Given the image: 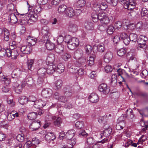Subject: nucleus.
<instances>
[{
    "instance_id": "1",
    "label": "nucleus",
    "mask_w": 148,
    "mask_h": 148,
    "mask_svg": "<svg viewBox=\"0 0 148 148\" xmlns=\"http://www.w3.org/2000/svg\"><path fill=\"white\" fill-rule=\"evenodd\" d=\"M147 38L144 35H141L138 39L137 42L139 44V47L140 48L146 47V42L147 41Z\"/></svg>"
},
{
    "instance_id": "2",
    "label": "nucleus",
    "mask_w": 148,
    "mask_h": 148,
    "mask_svg": "<svg viewBox=\"0 0 148 148\" xmlns=\"http://www.w3.org/2000/svg\"><path fill=\"white\" fill-rule=\"evenodd\" d=\"M70 36H66L64 39L65 42L67 43L68 47L71 50L73 49H75L77 47L76 45L74 42H73L70 39Z\"/></svg>"
},
{
    "instance_id": "3",
    "label": "nucleus",
    "mask_w": 148,
    "mask_h": 148,
    "mask_svg": "<svg viewBox=\"0 0 148 148\" xmlns=\"http://www.w3.org/2000/svg\"><path fill=\"white\" fill-rule=\"evenodd\" d=\"M99 90L105 94H108L110 91V88L105 84H101L99 86Z\"/></svg>"
},
{
    "instance_id": "4",
    "label": "nucleus",
    "mask_w": 148,
    "mask_h": 148,
    "mask_svg": "<svg viewBox=\"0 0 148 148\" xmlns=\"http://www.w3.org/2000/svg\"><path fill=\"white\" fill-rule=\"evenodd\" d=\"M72 85L70 86L69 85H67L64 87L63 89L64 95L67 97H70L72 95V93L73 92V88Z\"/></svg>"
},
{
    "instance_id": "5",
    "label": "nucleus",
    "mask_w": 148,
    "mask_h": 148,
    "mask_svg": "<svg viewBox=\"0 0 148 148\" xmlns=\"http://www.w3.org/2000/svg\"><path fill=\"white\" fill-rule=\"evenodd\" d=\"M46 131L45 130L42 131L44 135H45V138L47 142H50L51 140H53L56 138V136L54 134L51 132H48L46 134Z\"/></svg>"
},
{
    "instance_id": "6",
    "label": "nucleus",
    "mask_w": 148,
    "mask_h": 148,
    "mask_svg": "<svg viewBox=\"0 0 148 148\" xmlns=\"http://www.w3.org/2000/svg\"><path fill=\"white\" fill-rule=\"evenodd\" d=\"M41 32L42 35L45 36L44 38L46 40L48 39L49 37L50 36L51 34L49 29L47 26H45L42 28Z\"/></svg>"
},
{
    "instance_id": "7",
    "label": "nucleus",
    "mask_w": 148,
    "mask_h": 148,
    "mask_svg": "<svg viewBox=\"0 0 148 148\" xmlns=\"http://www.w3.org/2000/svg\"><path fill=\"white\" fill-rule=\"evenodd\" d=\"M8 54H7V56L8 57H11L12 59H16L17 56L19 55L18 51L17 50L9 49V51L8 52Z\"/></svg>"
},
{
    "instance_id": "8",
    "label": "nucleus",
    "mask_w": 148,
    "mask_h": 148,
    "mask_svg": "<svg viewBox=\"0 0 148 148\" xmlns=\"http://www.w3.org/2000/svg\"><path fill=\"white\" fill-rule=\"evenodd\" d=\"M101 16L99 17V20L101 23L107 25L110 22V20L108 17L104 13H101Z\"/></svg>"
},
{
    "instance_id": "9",
    "label": "nucleus",
    "mask_w": 148,
    "mask_h": 148,
    "mask_svg": "<svg viewBox=\"0 0 148 148\" xmlns=\"http://www.w3.org/2000/svg\"><path fill=\"white\" fill-rule=\"evenodd\" d=\"M40 126V122L38 120L36 121L33 122L29 125V128L32 131L38 130Z\"/></svg>"
},
{
    "instance_id": "10",
    "label": "nucleus",
    "mask_w": 148,
    "mask_h": 148,
    "mask_svg": "<svg viewBox=\"0 0 148 148\" xmlns=\"http://www.w3.org/2000/svg\"><path fill=\"white\" fill-rule=\"evenodd\" d=\"M21 51L25 54H29L32 51V47L29 45L28 46L23 45L20 48Z\"/></svg>"
},
{
    "instance_id": "11",
    "label": "nucleus",
    "mask_w": 148,
    "mask_h": 148,
    "mask_svg": "<svg viewBox=\"0 0 148 148\" xmlns=\"http://www.w3.org/2000/svg\"><path fill=\"white\" fill-rule=\"evenodd\" d=\"M46 103L44 101L41 99L37 100L35 103H34V107L37 108H43L46 105Z\"/></svg>"
},
{
    "instance_id": "12",
    "label": "nucleus",
    "mask_w": 148,
    "mask_h": 148,
    "mask_svg": "<svg viewBox=\"0 0 148 148\" xmlns=\"http://www.w3.org/2000/svg\"><path fill=\"white\" fill-rule=\"evenodd\" d=\"M52 93V90L49 88L44 89L41 92L42 96L45 98L49 97L51 96Z\"/></svg>"
},
{
    "instance_id": "13",
    "label": "nucleus",
    "mask_w": 148,
    "mask_h": 148,
    "mask_svg": "<svg viewBox=\"0 0 148 148\" xmlns=\"http://www.w3.org/2000/svg\"><path fill=\"white\" fill-rule=\"evenodd\" d=\"M56 66L54 65L53 63H50L48 64L47 66L46 72L48 74H52L55 71Z\"/></svg>"
},
{
    "instance_id": "14",
    "label": "nucleus",
    "mask_w": 148,
    "mask_h": 148,
    "mask_svg": "<svg viewBox=\"0 0 148 148\" xmlns=\"http://www.w3.org/2000/svg\"><path fill=\"white\" fill-rule=\"evenodd\" d=\"M89 100L92 103H96L99 100V97L95 93H91L88 97Z\"/></svg>"
},
{
    "instance_id": "15",
    "label": "nucleus",
    "mask_w": 148,
    "mask_h": 148,
    "mask_svg": "<svg viewBox=\"0 0 148 148\" xmlns=\"http://www.w3.org/2000/svg\"><path fill=\"white\" fill-rule=\"evenodd\" d=\"M8 20L9 23L12 24L16 23L18 21L17 18L14 13H12L9 15Z\"/></svg>"
},
{
    "instance_id": "16",
    "label": "nucleus",
    "mask_w": 148,
    "mask_h": 148,
    "mask_svg": "<svg viewBox=\"0 0 148 148\" xmlns=\"http://www.w3.org/2000/svg\"><path fill=\"white\" fill-rule=\"evenodd\" d=\"M75 133V130H69L65 134V138L68 140L72 138L74 136Z\"/></svg>"
},
{
    "instance_id": "17",
    "label": "nucleus",
    "mask_w": 148,
    "mask_h": 148,
    "mask_svg": "<svg viewBox=\"0 0 148 148\" xmlns=\"http://www.w3.org/2000/svg\"><path fill=\"white\" fill-rule=\"evenodd\" d=\"M66 16L69 17H72L75 15V13L73 8L71 7L67 8L64 14Z\"/></svg>"
},
{
    "instance_id": "18",
    "label": "nucleus",
    "mask_w": 148,
    "mask_h": 148,
    "mask_svg": "<svg viewBox=\"0 0 148 148\" xmlns=\"http://www.w3.org/2000/svg\"><path fill=\"white\" fill-rule=\"evenodd\" d=\"M69 31L72 32H76L78 29L77 25L73 22H70L68 27Z\"/></svg>"
},
{
    "instance_id": "19",
    "label": "nucleus",
    "mask_w": 148,
    "mask_h": 148,
    "mask_svg": "<svg viewBox=\"0 0 148 148\" xmlns=\"http://www.w3.org/2000/svg\"><path fill=\"white\" fill-rule=\"evenodd\" d=\"M119 75H120L122 79V82H125V79L123 77V76H125L127 77H128L129 76L128 74L124 70H122L121 69H119L117 70Z\"/></svg>"
},
{
    "instance_id": "20",
    "label": "nucleus",
    "mask_w": 148,
    "mask_h": 148,
    "mask_svg": "<svg viewBox=\"0 0 148 148\" xmlns=\"http://www.w3.org/2000/svg\"><path fill=\"white\" fill-rule=\"evenodd\" d=\"M86 29L88 30H92L94 28V23L91 21H86L84 24Z\"/></svg>"
},
{
    "instance_id": "21",
    "label": "nucleus",
    "mask_w": 148,
    "mask_h": 148,
    "mask_svg": "<svg viewBox=\"0 0 148 148\" xmlns=\"http://www.w3.org/2000/svg\"><path fill=\"white\" fill-rule=\"evenodd\" d=\"M13 87L14 91L16 93L20 94L22 92L23 88L16 82L14 83L13 85Z\"/></svg>"
},
{
    "instance_id": "22",
    "label": "nucleus",
    "mask_w": 148,
    "mask_h": 148,
    "mask_svg": "<svg viewBox=\"0 0 148 148\" xmlns=\"http://www.w3.org/2000/svg\"><path fill=\"white\" fill-rule=\"evenodd\" d=\"M113 57L112 53L110 52L106 53L104 56V60L106 63L109 62Z\"/></svg>"
},
{
    "instance_id": "23",
    "label": "nucleus",
    "mask_w": 148,
    "mask_h": 148,
    "mask_svg": "<svg viewBox=\"0 0 148 148\" xmlns=\"http://www.w3.org/2000/svg\"><path fill=\"white\" fill-rule=\"evenodd\" d=\"M128 4H127L128 8L127 9L129 10H132L134 8L135 5L136 4V0H128Z\"/></svg>"
},
{
    "instance_id": "24",
    "label": "nucleus",
    "mask_w": 148,
    "mask_h": 148,
    "mask_svg": "<svg viewBox=\"0 0 148 148\" xmlns=\"http://www.w3.org/2000/svg\"><path fill=\"white\" fill-rule=\"evenodd\" d=\"M32 12L29 13L27 14L28 18L29 20H32L33 22H35L37 20L38 17L36 13L32 14Z\"/></svg>"
},
{
    "instance_id": "25",
    "label": "nucleus",
    "mask_w": 148,
    "mask_h": 148,
    "mask_svg": "<svg viewBox=\"0 0 148 148\" xmlns=\"http://www.w3.org/2000/svg\"><path fill=\"white\" fill-rule=\"evenodd\" d=\"M64 65L61 63L58 65L57 67H55V71L56 72L61 74L64 72Z\"/></svg>"
},
{
    "instance_id": "26",
    "label": "nucleus",
    "mask_w": 148,
    "mask_h": 148,
    "mask_svg": "<svg viewBox=\"0 0 148 148\" xmlns=\"http://www.w3.org/2000/svg\"><path fill=\"white\" fill-rule=\"evenodd\" d=\"M117 75L116 74H113L111 78L110 84L112 86L115 87L117 84V80L116 79Z\"/></svg>"
},
{
    "instance_id": "27",
    "label": "nucleus",
    "mask_w": 148,
    "mask_h": 148,
    "mask_svg": "<svg viewBox=\"0 0 148 148\" xmlns=\"http://www.w3.org/2000/svg\"><path fill=\"white\" fill-rule=\"evenodd\" d=\"M27 40L29 45L31 47V46L34 45L36 44L37 40L36 38H33L30 36L27 37Z\"/></svg>"
},
{
    "instance_id": "28",
    "label": "nucleus",
    "mask_w": 148,
    "mask_h": 148,
    "mask_svg": "<svg viewBox=\"0 0 148 148\" xmlns=\"http://www.w3.org/2000/svg\"><path fill=\"white\" fill-rule=\"evenodd\" d=\"M135 27L138 31H140L145 28V24L142 21H139L135 24Z\"/></svg>"
},
{
    "instance_id": "29",
    "label": "nucleus",
    "mask_w": 148,
    "mask_h": 148,
    "mask_svg": "<svg viewBox=\"0 0 148 148\" xmlns=\"http://www.w3.org/2000/svg\"><path fill=\"white\" fill-rule=\"evenodd\" d=\"M67 6L64 4L60 5L58 7V12L61 14H64L67 8Z\"/></svg>"
},
{
    "instance_id": "30",
    "label": "nucleus",
    "mask_w": 148,
    "mask_h": 148,
    "mask_svg": "<svg viewBox=\"0 0 148 148\" xmlns=\"http://www.w3.org/2000/svg\"><path fill=\"white\" fill-rule=\"evenodd\" d=\"M76 142L75 139L74 138H72L69 139L68 141V143L71 145L72 147H69L68 145L64 146L62 148H73V147L74 145Z\"/></svg>"
},
{
    "instance_id": "31",
    "label": "nucleus",
    "mask_w": 148,
    "mask_h": 148,
    "mask_svg": "<svg viewBox=\"0 0 148 148\" xmlns=\"http://www.w3.org/2000/svg\"><path fill=\"white\" fill-rule=\"evenodd\" d=\"M101 13L97 14L96 12H93L91 14L93 21L94 22H96L98 20H99V17L101 16Z\"/></svg>"
},
{
    "instance_id": "32",
    "label": "nucleus",
    "mask_w": 148,
    "mask_h": 148,
    "mask_svg": "<svg viewBox=\"0 0 148 148\" xmlns=\"http://www.w3.org/2000/svg\"><path fill=\"white\" fill-rule=\"evenodd\" d=\"M47 40L45 43L46 47L48 50H51L54 48V44L48 40V39Z\"/></svg>"
},
{
    "instance_id": "33",
    "label": "nucleus",
    "mask_w": 148,
    "mask_h": 148,
    "mask_svg": "<svg viewBox=\"0 0 148 148\" xmlns=\"http://www.w3.org/2000/svg\"><path fill=\"white\" fill-rule=\"evenodd\" d=\"M111 132V131L110 130V129L105 130L103 132V133H101L100 138H102L103 136L106 137V138L110 135Z\"/></svg>"
},
{
    "instance_id": "34",
    "label": "nucleus",
    "mask_w": 148,
    "mask_h": 148,
    "mask_svg": "<svg viewBox=\"0 0 148 148\" xmlns=\"http://www.w3.org/2000/svg\"><path fill=\"white\" fill-rule=\"evenodd\" d=\"M64 50V46L61 45H58L56 47L55 50L56 52L58 53H62Z\"/></svg>"
},
{
    "instance_id": "35",
    "label": "nucleus",
    "mask_w": 148,
    "mask_h": 148,
    "mask_svg": "<svg viewBox=\"0 0 148 148\" xmlns=\"http://www.w3.org/2000/svg\"><path fill=\"white\" fill-rule=\"evenodd\" d=\"M46 70L44 68H41L38 71V74L39 76L45 77L46 74Z\"/></svg>"
},
{
    "instance_id": "36",
    "label": "nucleus",
    "mask_w": 148,
    "mask_h": 148,
    "mask_svg": "<svg viewBox=\"0 0 148 148\" xmlns=\"http://www.w3.org/2000/svg\"><path fill=\"white\" fill-rule=\"evenodd\" d=\"M125 126V123L124 120H122V121L117 124L116 128L118 130L123 129V127Z\"/></svg>"
},
{
    "instance_id": "37",
    "label": "nucleus",
    "mask_w": 148,
    "mask_h": 148,
    "mask_svg": "<svg viewBox=\"0 0 148 148\" xmlns=\"http://www.w3.org/2000/svg\"><path fill=\"white\" fill-rule=\"evenodd\" d=\"M10 33L9 31L7 29L5 28L4 29V32L3 33V36L4 37V40L6 41H8L9 40V36L10 35Z\"/></svg>"
},
{
    "instance_id": "38",
    "label": "nucleus",
    "mask_w": 148,
    "mask_h": 148,
    "mask_svg": "<svg viewBox=\"0 0 148 148\" xmlns=\"http://www.w3.org/2000/svg\"><path fill=\"white\" fill-rule=\"evenodd\" d=\"M129 36L130 38L131 41L132 42H135L138 40V36L137 34H135L131 33Z\"/></svg>"
},
{
    "instance_id": "39",
    "label": "nucleus",
    "mask_w": 148,
    "mask_h": 148,
    "mask_svg": "<svg viewBox=\"0 0 148 148\" xmlns=\"http://www.w3.org/2000/svg\"><path fill=\"white\" fill-rule=\"evenodd\" d=\"M28 101L27 99L24 96H21L18 99L19 103L21 105L25 104Z\"/></svg>"
},
{
    "instance_id": "40",
    "label": "nucleus",
    "mask_w": 148,
    "mask_h": 148,
    "mask_svg": "<svg viewBox=\"0 0 148 148\" xmlns=\"http://www.w3.org/2000/svg\"><path fill=\"white\" fill-rule=\"evenodd\" d=\"M108 116L105 115L103 116H100L98 119V121L100 123H104L106 122V120L108 119Z\"/></svg>"
},
{
    "instance_id": "41",
    "label": "nucleus",
    "mask_w": 148,
    "mask_h": 148,
    "mask_svg": "<svg viewBox=\"0 0 148 148\" xmlns=\"http://www.w3.org/2000/svg\"><path fill=\"white\" fill-rule=\"evenodd\" d=\"M37 116V114L36 112H32L29 113L27 116L28 119L31 120H34L35 119Z\"/></svg>"
},
{
    "instance_id": "42",
    "label": "nucleus",
    "mask_w": 148,
    "mask_h": 148,
    "mask_svg": "<svg viewBox=\"0 0 148 148\" xmlns=\"http://www.w3.org/2000/svg\"><path fill=\"white\" fill-rule=\"evenodd\" d=\"M56 118V117L52 114H49L47 115L45 118L46 121H53Z\"/></svg>"
},
{
    "instance_id": "43",
    "label": "nucleus",
    "mask_w": 148,
    "mask_h": 148,
    "mask_svg": "<svg viewBox=\"0 0 148 148\" xmlns=\"http://www.w3.org/2000/svg\"><path fill=\"white\" fill-rule=\"evenodd\" d=\"M86 3V1L84 0H79L77 1L76 6L77 8H80L84 6Z\"/></svg>"
},
{
    "instance_id": "44",
    "label": "nucleus",
    "mask_w": 148,
    "mask_h": 148,
    "mask_svg": "<svg viewBox=\"0 0 148 148\" xmlns=\"http://www.w3.org/2000/svg\"><path fill=\"white\" fill-rule=\"evenodd\" d=\"M5 114L7 116V119L9 121H11L14 119V117L13 116V114H12L11 112H9L8 111H7L5 112Z\"/></svg>"
},
{
    "instance_id": "45",
    "label": "nucleus",
    "mask_w": 148,
    "mask_h": 148,
    "mask_svg": "<svg viewBox=\"0 0 148 148\" xmlns=\"http://www.w3.org/2000/svg\"><path fill=\"white\" fill-rule=\"evenodd\" d=\"M128 112H129L130 114L128 115V118L129 120L132 119L134 116V114L133 113V111L131 109H128L126 111V114H127Z\"/></svg>"
},
{
    "instance_id": "46",
    "label": "nucleus",
    "mask_w": 148,
    "mask_h": 148,
    "mask_svg": "<svg viewBox=\"0 0 148 148\" xmlns=\"http://www.w3.org/2000/svg\"><path fill=\"white\" fill-rule=\"evenodd\" d=\"M55 59V55L53 54H49L47 58L48 62L51 63H53Z\"/></svg>"
},
{
    "instance_id": "47",
    "label": "nucleus",
    "mask_w": 148,
    "mask_h": 148,
    "mask_svg": "<svg viewBox=\"0 0 148 148\" xmlns=\"http://www.w3.org/2000/svg\"><path fill=\"white\" fill-rule=\"evenodd\" d=\"M126 51L125 48H122L119 50L117 52L118 55L120 57L123 56L126 53Z\"/></svg>"
},
{
    "instance_id": "48",
    "label": "nucleus",
    "mask_w": 148,
    "mask_h": 148,
    "mask_svg": "<svg viewBox=\"0 0 148 148\" xmlns=\"http://www.w3.org/2000/svg\"><path fill=\"white\" fill-rule=\"evenodd\" d=\"M62 123V120L61 118L58 117L54 122L53 123L55 125L60 127V126L61 124Z\"/></svg>"
},
{
    "instance_id": "49",
    "label": "nucleus",
    "mask_w": 148,
    "mask_h": 148,
    "mask_svg": "<svg viewBox=\"0 0 148 148\" xmlns=\"http://www.w3.org/2000/svg\"><path fill=\"white\" fill-rule=\"evenodd\" d=\"M9 51V49H3V50H0V56L3 57L6 55L7 56V54H8V52Z\"/></svg>"
},
{
    "instance_id": "50",
    "label": "nucleus",
    "mask_w": 148,
    "mask_h": 148,
    "mask_svg": "<svg viewBox=\"0 0 148 148\" xmlns=\"http://www.w3.org/2000/svg\"><path fill=\"white\" fill-rule=\"evenodd\" d=\"M28 20V18H27V17L23 18H22L18 19V22L21 25H24L27 23Z\"/></svg>"
},
{
    "instance_id": "51",
    "label": "nucleus",
    "mask_w": 148,
    "mask_h": 148,
    "mask_svg": "<svg viewBox=\"0 0 148 148\" xmlns=\"http://www.w3.org/2000/svg\"><path fill=\"white\" fill-rule=\"evenodd\" d=\"M114 31V27L112 25H110L108 26L107 30V32L108 34L110 35L113 34Z\"/></svg>"
},
{
    "instance_id": "52",
    "label": "nucleus",
    "mask_w": 148,
    "mask_h": 148,
    "mask_svg": "<svg viewBox=\"0 0 148 148\" xmlns=\"http://www.w3.org/2000/svg\"><path fill=\"white\" fill-rule=\"evenodd\" d=\"M86 60L85 58L81 57L79 59L78 62L76 64V65H78L79 66H81V64L86 62Z\"/></svg>"
},
{
    "instance_id": "53",
    "label": "nucleus",
    "mask_w": 148,
    "mask_h": 148,
    "mask_svg": "<svg viewBox=\"0 0 148 148\" xmlns=\"http://www.w3.org/2000/svg\"><path fill=\"white\" fill-rule=\"evenodd\" d=\"M16 139L17 140L20 142H23L25 139L24 134H18L16 136Z\"/></svg>"
},
{
    "instance_id": "54",
    "label": "nucleus",
    "mask_w": 148,
    "mask_h": 148,
    "mask_svg": "<svg viewBox=\"0 0 148 148\" xmlns=\"http://www.w3.org/2000/svg\"><path fill=\"white\" fill-rule=\"evenodd\" d=\"M106 1L109 3L111 6H116L118 3V0H106Z\"/></svg>"
},
{
    "instance_id": "55",
    "label": "nucleus",
    "mask_w": 148,
    "mask_h": 148,
    "mask_svg": "<svg viewBox=\"0 0 148 148\" xmlns=\"http://www.w3.org/2000/svg\"><path fill=\"white\" fill-rule=\"evenodd\" d=\"M75 126L77 129H81L83 127L84 123L82 121H77L76 123Z\"/></svg>"
},
{
    "instance_id": "56",
    "label": "nucleus",
    "mask_w": 148,
    "mask_h": 148,
    "mask_svg": "<svg viewBox=\"0 0 148 148\" xmlns=\"http://www.w3.org/2000/svg\"><path fill=\"white\" fill-rule=\"evenodd\" d=\"M107 28V25L105 24L99 25L98 26V29L102 32L105 31Z\"/></svg>"
},
{
    "instance_id": "57",
    "label": "nucleus",
    "mask_w": 148,
    "mask_h": 148,
    "mask_svg": "<svg viewBox=\"0 0 148 148\" xmlns=\"http://www.w3.org/2000/svg\"><path fill=\"white\" fill-rule=\"evenodd\" d=\"M95 142L94 139L91 137L87 138L86 140V144L88 145H93Z\"/></svg>"
},
{
    "instance_id": "58",
    "label": "nucleus",
    "mask_w": 148,
    "mask_h": 148,
    "mask_svg": "<svg viewBox=\"0 0 148 148\" xmlns=\"http://www.w3.org/2000/svg\"><path fill=\"white\" fill-rule=\"evenodd\" d=\"M87 63L90 66H91L94 64V57L90 56L89 59H88Z\"/></svg>"
},
{
    "instance_id": "59",
    "label": "nucleus",
    "mask_w": 148,
    "mask_h": 148,
    "mask_svg": "<svg viewBox=\"0 0 148 148\" xmlns=\"http://www.w3.org/2000/svg\"><path fill=\"white\" fill-rule=\"evenodd\" d=\"M62 82L61 80L59 79L57 80L55 83L56 87L58 89L61 88L62 86Z\"/></svg>"
},
{
    "instance_id": "60",
    "label": "nucleus",
    "mask_w": 148,
    "mask_h": 148,
    "mask_svg": "<svg viewBox=\"0 0 148 148\" xmlns=\"http://www.w3.org/2000/svg\"><path fill=\"white\" fill-rule=\"evenodd\" d=\"M140 14L142 16H145L147 15V16H148L147 10L146 8H143L141 10ZM147 16L148 17V16Z\"/></svg>"
},
{
    "instance_id": "61",
    "label": "nucleus",
    "mask_w": 148,
    "mask_h": 148,
    "mask_svg": "<svg viewBox=\"0 0 148 148\" xmlns=\"http://www.w3.org/2000/svg\"><path fill=\"white\" fill-rule=\"evenodd\" d=\"M33 10L35 13H38L41 12V8L40 5H36L34 7Z\"/></svg>"
},
{
    "instance_id": "62",
    "label": "nucleus",
    "mask_w": 148,
    "mask_h": 148,
    "mask_svg": "<svg viewBox=\"0 0 148 148\" xmlns=\"http://www.w3.org/2000/svg\"><path fill=\"white\" fill-rule=\"evenodd\" d=\"M147 138V136L144 135H142L141 137L138 140L137 144H142Z\"/></svg>"
},
{
    "instance_id": "63",
    "label": "nucleus",
    "mask_w": 148,
    "mask_h": 148,
    "mask_svg": "<svg viewBox=\"0 0 148 148\" xmlns=\"http://www.w3.org/2000/svg\"><path fill=\"white\" fill-rule=\"evenodd\" d=\"M98 51L99 52H102L104 51L105 48L103 44L99 45L97 47Z\"/></svg>"
},
{
    "instance_id": "64",
    "label": "nucleus",
    "mask_w": 148,
    "mask_h": 148,
    "mask_svg": "<svg viewBox=\"0 0 148 148\" xmlns=\"http://www.w3.org/2000/svg\"><path fill=\"white\" fill-rule=\"evenodd\" d=\"M114 26L117 29H120L122 27V23L120 21H117L114 23Z\"/></svg>"
}]
</instances>
